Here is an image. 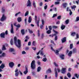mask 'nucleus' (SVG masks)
I'll list each match as a JSON object with an SVG mask.
<instances>
[{"label":"nucleus","mask_w":79,"mask_h":79,"mask_svg":"<svg viewBox=\"0 0 79 79\" xmlns=\"http://www.w3.org/2000/svg\"><path fill=\"white\" fill-rule=\"evenodd\" d=\"M14 44L16 45L17 47L18 48H20L21 47V40H17V43L18 44H17V38H16V36H15L14 37Z\"/></svg>","instance_id":"nucleus-1"},{"label":"nucleus","mask_w":79,"mask_h":79,"mask_svg":"<svg viewBox=\"0 0 79 79\" xmlns=\"http://www.w3.org/2000/svg\"><path fill=\"white\" fill-rule=\"evenodd\" d=\"M35 61L33 60L32 61L31 63V68L32 69H35Z\"/></svg>","instance_id":"nucleus-2"},{"label":"nucleus","mask_w":79,"mask_h":79,"mask_svg":"<svg viewBox=\"0 0 79 79\" xmlns=\"http://www.w3.org/2000/svg\"><path fill=\"white\" fill-rule=\"evenodd\" d=\"M51 49L52 50V51H53L55 53L56 55H59V51H58V50H56V51L55 50L53 49V47H52V46L51 47Z\"/></svg>","instance_id":"nucleus-3"},{"label":"nucleus","mask_w":79,"mask_h":79,"mask_svg":"<svg viewBox=\"0 0 79 79\" xmlns=\"http://www.w3.org/2000/svg\"><path fill=\"white\" fill-rule=\"evenodd\" d=\"M32 5H31V2L30 0H28L27 2V6H29V7H31Z\"/></svg>","instance_id":"nucleus-4"},{"label":"nucleus","mask_w":79,"mask_h":79,"mask_svg":"<svg viewBox=\"0 0 79 79\" xmlns=\"http://www.w3.org/2000/svg\"><path fill=\"white\" fill-rule=\"evenodd\" d=\"M6 16H5V15L3 14L2 15V16L1 19V21H3L6 19Z\"/></svg>","instance_id":"nucleus-5"},{"label":"nucleus","mask_w":79,"mask_h":79,"mask_svg":"<svg viewBox=\"0 0 79 79\" xmlns=\"http://www.w3.org/2000/svg\"><path fill=\"white\" fill-rule=\"evenodd\" d=\"M5 32H2L0 34V37L1 38H5Z\"/></svg>","instance_id":"nucleus-6"},{"label":"nucleus","mask_w":79,"mask_h":79,"mask_svg":"<svg viewBox=\"0 0 79 79\" xmlns=\"http://www.w3.org/2000/svg\"><path fill=\"white\" fill-rule=\"evenodd\" d=\"M10 67V68H13L15 65V64L13 62H10L9 64Z\"/></svg>","instance_id":"nucleus-7"},{"label":"nucleus","mask_w":79,"mask_h":79,"mask_svg":"<svg viewBox=\"0 0 79 79\" xmlns=\"http://www.w3.org/2000/svg\"><path fill=\"white\" fill-rule=\"evenodd\" d=\"M55 77L56 78H57V77H58V72L57 71V70H56V68H55Z\"/></svg>","instance_id":"nucleus-8"},{"label":"nucleus","mask_w":79,"mask_h":79,"mask_svg":"<svg viewBox=\"0 0 79 79\" xmlns=\"http://www.w3.org/2000/svg\"><path fill=\"white\" fill-rule=\"evenodd\" d=\"M66 68H63L61 70V73L62 74H64L66 73Z\"/></svg>","instance_id":"nucleus-9"},{"label":"nucleus","mask_w":79,"mask_h":79,"mask_svg":"<svg viewBox=\"0 0 79 79\" xmlns=\"http://www.w3.org/2000/svg\"><path fill=\"white\" fill-rule=\"evenodd\" d=\"M28 73V69H27V67H25V71L23 72L24 74H27V73Z\"/></svg>","instance_id":"nucleus-10"},{"label":"nucleus","mask_w":79,"mask_h":79,"mask_svg":"<svg viewBox=\"0 0 79 79\" xmlns=\"http://www.w3.org/2000/svg\"><path fill=\"white\" fill-rule=\"evenodd\" d=\"M61 40L62 43H64L66 41V37H64L63 39H61Z\"/></svg>","instance_id":"nucleus-11"},{"label":"nucleus","mask_w":79,"mask_h":79,"mask_svg":"<svg viewBox=\"0 0 79 79\" xmlns=\"http://www.w3.org/2000/svg\"><path fill=\"white\" fill-rule=\"evenodd\" d=\"M17 21L19 23L21 22L22 21V19L21 17H19L17 18Z\"/></svg>","instance_id":"nucleus-12"},{"label":"nucleus","mask_w":79,"mask_h":79,"mask_svg":"<svg viewBox=\"0 0 79 79\" xmlns=\"http://www.w3.org/2000/svg\"><path fill=\"white\" fill-rule=\"evenodd\" d=\"M31 21H32V18H31V17L30 16L28 18V22L29 23H31Z\"/></svg>","instance_id":"nucleus-13"},{"label":"nucleus","mask_w":79,"mask_h":79,"mask_svg":"<svg viewBox=\"0 0 79 79\" xmlns=\"http://www.w3.org/2000/svg\"><path fill=\"white\" fill-rule=\"evenodd\" d=\"M64 55L62 54L60 56V58L62 59V60H64Z\"/></svg>","instance_id":"nucleus-14"},{"label":"nucleus","mask_w":79,"mask_h":79,"mask_svg":"<svg viewBox=\"0 0 79 79\" xmlns=\"http://www.w3.org/2000/svg\"><path fill=\"white\" fill-rule=\"evenodd\" d=\"M5 68V64H2L0 66V68L1 69H3Z\"/></svg>","instance_id":"nucleus-15"},{"label":"nucleus","mask_w":79,"mask_h":79,"mask_svg":"<svg viewBox=\"0 0 79 79\" xmlns=\"http://www.w3.org/2000/svg\"><path fill=\"white\" fill-rule=\"evenodd\" d=\"M52 73V70H51V69H48V70H47L46 71V73Z\"/></svg>","instance_id":"nucleus-16"},{"label":"nucleus","mask_w":79,"mask_h":79,"mask_svg":"<svg viewBox=\"0 0 79 79\" xmlns=\"http://www.w3.org/2000/svg\"><path fill=\"white\" fill-rule=\"evenodd\" d=\"M65 27H66V26L62 24L61 27V28L62 30H63V29H64Z\"/></svg>","instance_id":"nucleus-17"},{"label":"nucleus","mask_w":79,"mask_h":79,"mask_svg":"<svg viewBox=\"0 0 79 79\" xmlns=\"http://www.w3.org/2000/svg\"><path fill=\"white\" fill-rule=\"evenodd\" d=\"M72 53H73L72 51H70L68 54V56H69L70 57L71 56V55H72Z\"/></svg>","instance_id":"nucleus-18"},{"label":"nucleus","mask_w":79,"mask_h":79,"mask_svg":"<svg viewBox=\"0 0 79 79\" xmlns=\"http://www.w3.org/2000/svg\"><path fill=\"white\" fill-rule=\"evenodd\" d=\"M67 76L69 78H70L71 77V73L69 72H68L67 73Z\"/></svg>","instance_id":"nucleus-19"},{"label":"nucleus","mask_w":79,"mask_h":79,"mask_svg":"<svg viewBox=\"0 0 79 79\" xmlns=\"http://www.w3.org/2000/svg\"><path fill=\"white\" fill-rule=\"evenodd\" d=\"M40 70H41V67L40 66L38 67L37 69V72H40Z\"/></svg>","instance_id":"nucleus-20"},{"label":"nucleus","mask_w":79,"mask_h":79,"mask_svg":"<svg viewBox=\"0 0 79 79\" xmlns=\"http://www.w3.org/2000/svg\"><path fill=\"white\" fill-rule=\"evenodd\" d=\"M4 9H5V7H2V13H4L5 12V10Z\"/></svg>","instance_id":"nucleus-21"},{"label":"nucleus","mask_w":79,"mask_h":79,"mask_svg":"<svg viewBox=\"0 0 79 79\" xmlns=\"http://www.w3.org/2000/svg\"><path fill=\"white\" fill-rule=\"evenodd\" d=\"M10 43L11 45H13V39H11L10 41Z\"/></svg>","instance_id":"nucleus-22"},{"label":"nucleus","mask_w":79,"mask_h":79,"mask_svg":"<svg viewBox=\"0 0 79 79\" xmlns=\"http://www.w3.org/2000/svg\"><path fill=\"white\" fill-rule=\"evenodd\" d=\"M62 5L65 8L66 7V6H67V3H64L62 4Z\"/></svg>","instance_id":"nucleus-23"},{"label":"nucleus","mask_w":79,"mask_h":79,"mask_svg":"<svg viewBox=\"0 0 79 79\" xmlns=\"http://www.w3.org/2000/svg\"><path fill=\"white\" fill-rule=\"evenodd\" d=\"M10 52H15V50L13 48H11L10 49Z\"/></svg>","instance_id":"nucleus-24"},{"label":"nucleus","mask_w":79,"mask_h":79,"mask_svg":"<svg viewBox=\"0 0 79 79\" xmlns=\"http://www.w3.org/2000/svg\"><path fill=\"white\" fill-rule=\"evenodd\" d=\"M21 32L22 35H24V34H25V33L24 32V29H22L21 30Z\"/></svg>","instance_id":"nucleus-25"},{"label":"nucleus","mask_w":79,"mask_h":79,"mask_svg":"<svg viewBox=\"0 0 79 79\" xmlns=\"http://www.w3.org/2000/svg\"><path fill=\"white\" fill-rule=\"evenodd\" d=\"M40 21V19L39 18V19L38 20L37 23V24L38 27H39V21Z\"/></svg>","instance_id":"nucleus-26"},{"label":"nucleus","mask_w":79,"mask_h":79,"mask_svg":"<svg viewBox=\"0 0 79 79\" xmlns=\"http://www.w3.org/2000/svg\"><path fill=\"white\" fill-rule=\"evenodd\" d=\"M2 50H6V48L5 47V45H3Z\"/></svg>","instance_id":"nucleus-27"},{"label":"nucleus","mask_w":79,"mask_h":79,"mask_svg":"<svg viewBox=\"0 0 79 79\" xmlns=\"http://www.w3.org/2000/svg\"><path fill=\"white\" fill-rule=\"evenodd\" d=\"M56 34H53L52 35H49V37H53L55 35H56Z\"/></svg>","instance_id":"nucleus-28"},{"label":"nucleus","mask_w":79,"mask_h":79,"mask_svg":"<svg viewBox=\"0 0 79 79\" xmlns=\"http://www.w3.org/2000/svg\"><path fill=\"white\" fill-rule=\"evenodd\" d=\"M46 33L48 34H50L51 33V30H48L46 31Z\"/></svg>","instance_id":"nucleus-29"},{"label":"nucleus","mask_w":79,"mask_h":79,"mask_svg":"<svg viewBox=\"0 0 79 79\" xmlns=\"http://www.w3.org/2000/svg\"><path fill=\"white\" fill-rule=\"evenodd\" d=\"M33 5L34 8H36V5H35V3L34 1L33 2Z\"/></svg>","instance_id":"nucleus-30"},{"label":"nucleus","mask_w":79,"mask_h":79,"mask_svg":"<svg viewBox=\"0 0 79 79\" xmlns=\"http://www.w3.org/2000/svg\"><path fill=\"white\" fill-rule=\"evenodd\" d=\"M47 59L46 58H44L42 60V61H44V62H46V61H47Z\"/></svg>","instance_id":"nucleus-31"},{"label":"nucleus","mask_w":79,"mask_h":79,"mask_svg":"<svg viewBox=\"0 0 79 79\" xmlns=\"http://www.w3.org/2000/svg\"><path fill=\"white\" fill-rule=\"evenodd\" d=\"M29 15V11H27L25 13V16H27Z\"/></svg>","instance_id":"nucleus-32"},{"label":"nucleus","mask_w":79,"mask_h":79,"mask_svg":"<svg viewBox=\"0 0 79 79\" xmlns=\"http://www.w3.org/2000/svg\"><path fill=\"white\" fill-rule=\"evenodd\" d=\"M73 47V44H71L70 45V49H72Z\"/></svg>","instance_id":"nucleus-33"},{"label":"nucleus","mask_w":79,"mask_h":79,"mask_svg":"<svg viewBox=\"0 0 79 79\" xmlns=\"http://www.w3.org/2000/svg\"><path fill=\"white\" fill-rule=\"evenodd\" d=\"M28 30L30 34H32L33 33V31H32L31 30H30V29H28Z\"/></svg>","instance_id":"nucleus-34"},{"label":"nucleus","mask_w":79,"mask_h":79,"mask_svg":"<svg viewBox=\"0 0 79 79\" xmlns=\"http://www.w3.org/2000/svg\"><path fill=\"white\" fill-rule=\"evenodd\" d=\"M75 34H76V32H73L71 33V35H72V36H74L75 35Z\"/></svg>","instance_id":"nucleus-35"},{"label":"nucleus","mask_w":79,"mask_h":79,"mask_svg":"<svg viewBox=\"0 0 79 79\" xmlns=\"http://www.w3.org/2000/svg\"><path fill=\"white\" fill-rule=\"evenodd\" d=\"M73 53H76V49H73Z\"/></svg>","instance_id":"nucleus-36"},{"label":"nucleus","mask_w":79,"mask_h":79,"mask_svg":"<svg viewBox=\"0 0 79 79\" xmlns=\"http://www.w3.org/2000/svg\"><path fill=\"white\" fill-rule=\"evenodd\" d=\"M10 32L12 34H13V33H14L13 28H11V29L10 30Z\"/></svg>","instance_id":"nucleus-37"},{"label":"nucleus","mask_w":79,"mask_h":79,"mask_svg":"<svg viewBox=\"0 0 79 79\" xmlns=\"http://www.w3.org/2000/svg\"><path fill=\"white\" fill-rule=\"evenodd\" d=\"M18 75H19V72H16L15 73V76L18 77Z\"/></svg>","instance_id":"nucleus-38"},{"label":"nucleus","mask_w":79,"mask_h":79,"mask_svg":"<svg viewBox=\"0 0 79 79\" xmlns=\"http://www.w3.org/2000/svg\"><path fill=\"white\" fill-rule=\"evenodd\" d=\"M52 28L53 29H57V28H58V27L57 26H52Z\"/></svg>","instance_id":"nucleus-39"},{"label":"nucleus","mask_w":79,"mask_h":79,"mask_svg":"<svg viewBox=\"0 0 79 79\" xmlns=\"http://www.w3.org/2000/svg\"><path fill=\"white\" fill-rule=\"evenodd\" d=\"M21 13V12H19L18 13H16L15 15V16H17L18 15H19V14Z\"/></svg>","instance_id":"nucleus-40"},{"label":"nucleus","mask_w":79,"mask_h":79,"mask_svg":"<svg viewBox=\"0 0 79 79\" xmlns=\"http://www.w3.org/2000/svg\"><path fill=\"white\" fill-rule=\"evenodd\" d=\"M61 15L57 17V19H61Z\"/></svg>","instance_id":"nucleus-41"},{"label":"nucleus","mask_w":79,"mask_h":79,"mask_svg":"<svg viewBox=\"0 0 79 79\" xmlns=\"http://www.w3.org/2000/svg\"><path fill=\"white\" fill-rule=\"evenodd\" d=\"M72 9H74V8H76V6L75 5H74L73 6H72L71 7Z\"/></svg>","instance_id":"nucleus-42"},{"label":"nucleus","mask_w":79,"mask_h":79,"mask_svg":"<svg viewBox=\"0 0 79 79\" xmlns=\"http://www.w3.org/2000/svg\"><path fill=\"white\" fill-rule=\"evenodd\" d=\"M2 56H3V57H4V56H6V54H5V53H3L2 54Z\"/></svg>","instance_id":"nucleus-43"},{"label":"nucleus","mask_w":79,"mask_h":79,"mask_svg":"<svg viewBox=\"0 0 79 79\" xmlns=\"http://www.w3.org/2000/svg\"><path fill=\"white\" fill-rule=\"evenodd\" d=\"M65 23H66V24H68L69 23V19H67L65 21Z\"/></svg>","instance_id":"nucleus-44"},{"label":"nucleus","mask_w":79,"mask_h":79,"mask_svg":"<svg viewBox=\"0 0 79 79\" xmlns=\"http://www.w3.org/2000/svg\"><path fill=\"white\" fill-rule=\"evenodd\" d=\"M40 31L39 30L38 31V36L40 37Z\"/></svg>","instance_id":"nucleus-45"},{"label":"nucleus","mask_w":79,"mask_h":79,"mask_svg":"<svg viewBox=\"0 0 79 79\" xmlns=\"http://www.w3.org/2000/svg\"><path fill=\"white\" fill-rule=\"evenodd\" d=\"M41 37L42 39H43L44 38V33H42V34Z\"/></svg>","instance_id":"nucleus-46"},{"label":"nucleus","mask_w":79,"mask_h":79,"mask_svg":"<svg viewBox=\"0 0 79 79\" xmlns=\"http://www.w3.org/2000/svg\"><path fill=\"white\" fill-rule=\"evenodd\" d=\"M55 4L56 5H58V4H60V1H58V2H55Z\"/></svg>","instance_id":"nucleus-47"},{"label":"nucleus","mask_w":79,"mask_h":79,"mask_svg":"<svg viewBox=\"0 0 79 79\" xmlns=\"http://www.w3.org/2000/svg\"><path fill=\"white\" fill-rule=\"evenodd\" d=\"M54 65H55V66H56V67H58V64H56V63L54 62Z\"/></svg>","instance_id":"nucleus-48"},{"label":"nucleus","mask_w":79,"mask_h":79,"mask_svg":"<svg viewBox=\"0 0 79 79\" xmlns=\"http://www.w3.org/2000/svg\"><path fill=\"white\" fill-rule=\"evenodd\" d=\"M75 77H76L77 78V79H78L79 78L77 74H75Z\"/></svg>","instance_id":"nucleus-49"},{"label":"nucleus","mask_w":79,"mask_h":79,"mask_svg":"<svg viewBox=\"0 0 79 79\" xmlns=\"http://www.w3.org/2000/svg\"><path fill=\"white\" fill-rule=\"evenodd\" d=\"M55 40H57V39H58V36L56 35L55 36Z\"/></svg>","instance_id":"nucleus-50"},{"label":"nucleus","mask_w":79,"mask_h":79,"mask_svg":"<svg viewBox=\"0 0 79 79\" xmlns=\"http://www.w3.org/2000/svg\"><path fill=\"white\" fill-rule=\"evenodd\" d=\"M79 21V16L76 18V21Z\"/></svg>","instance_id":"nucleus-51"},{"label":"nucleus","mask_w":79,"mask_h":79,"mask_svg":"<svg viewBox=\"0 0 79 79\" xmlns=\"http://www.w3.org/2000/svg\"><path fill=\"white\" fill-rule=\"evenodd\" d=\"M43 5V2H41L40 3V6H42Z\"/></svg>","instance_id":"nucleus-52"},{"label":"nucleus","mask_w":79,"mask_h":79,"mask_svg":"<svg viewBox=\"0 0 79 79\" xmlns=\"http://www.w3.org/2000/svg\"><path fill=\"white\" fill-rule=\"evenodd\" d=\"M22 54H23V55H24V54H26V53L24 51H22Z\"/></svg>","instance_id":"nucleus-53"},{"label":"nucleus","mask_w":79,"mask_h":79,"mask_svg":"<svg viewBox=\"0 0 79 79\" xmlns=\"http://www.w3.org/2000/svg\"><path fill=\"white\" fill-rule=\"evenodd\" d=\"M35 20L36 21H37V15H35Z\"/></svg>","instance_id":"nucleus-54"},{"label":"nucleus","mask_w":79,"mask_h":79,"mask_svg":"<svg viewBox=\"0 0 79 79\" xmlns=\"http://www.w3.org/2000/svg\"><path fill=\"white\" fill-rule=\"evenodd\" d=\"M31 73L33 76L35 75V73L34 72H32Z\"/></svg>","instance_id":"nucleus-55"},{"label":"nucleus","mask_w":79,"mask_h":79,"mask_svg":"<svg viewBox=\"0 0 79 79\" xmlns=\"http://www.w3.org/2000/svg\"><path fill=\"white\" fill-rule=\"evenodd\" d=\"M16 27H18L19 28V27H21V25H20V24H18Z\"/></svg>","instance_id":"nucleus-56"},{"label":"nucleus","mask_w":79,"mask_h":79,"mask_svg":"<svg viewBox=\"0 0 79 79\" xmlns=\"http://www.w3.org/2000/svg\"><path fill=\"white\" fill-rule=\"evenodd\" d=\"M57 16V14H54L52 18H54L56 16Z\"/></svg>","instance_id":"nucleus-57"},{"label":"nucleus","mask_w":79,"mask_h":79,"mask_svg":"<svg viewBox=\"0 0 79 79\" xmlns=\"http://www.w3.org/2000/svg\"><path fill=\"white\" fill-rule=\"evenodd\" d=\"M48 27H49V30H52V26H49Z\"/></svg>","instance_id":"nucleus-58"},{"label":"nucleus","mask_w":79,"mask_h":79,"mask_svg":"<svg viewBox=\"0 0 79 79\" xmlns=\"http://www.w3.org/2000/svg\"><path fill=\"white\" fill-rule=\"evenodd\" d=\"M47 5H46L44 6V10H47Z\"/></svg>","instance_id":"nucleus-59"},{"label":"nucleus","mask_w":79,"mask_h":79,"mask_svg":"<svg viewBox=\"0 0 79 79\" xmlns=\"http://www.w3.org/2000/svg\"><path fill=\"white\" fill-rule=\"evenodd\" d=\"M42 22L43 25H44V19L42 20Z\"/></svg>","instance_id":"nucleus-60"},{"label":"nucleus","mask_w":79,"mask_h":79,"mask_svg":"<svg viewBox=\"0 0 79 79\" xmlns=\"http://www.w3.org/2000/svg\"><path fill=\"white\" fill-rule=\"evenodd\" d=\"M31 41H29L28 43V46L31 45Z\"/></svg>","instance_id":"nucleus-61"},{"label":"nucleus","mask_w":79,"mask_h":79,"mask_svg":"<svg viewBox=\"0 0 79 79\" xmlns=\"http://www.w3.org/2000/svg\"><path fill=\"white\" fill-rule=\"evenodd\" d=\"M37 63L38 65H40V64H41L40 62L39 61H38Z\"/></svg>","instance_id":"nucleus-62"},{"label":"nucleus","mask_w":79,"mask_h":79,"mask_svg":"<svg viewBox=\"0 0 79 79\" xmlns=\"http://www.w3.org/2000/svg\"><path fill=\"white\" fill-rule=\"evenodd\" d=\"M6 35H7L8 34V31L6 30L5 33Z\"/></svg>","instance_id":"nucleus-63"},{"label":"nucleus","mask_w":79,"mask_h":79,"mask_svg":"<svg viewBox=\"0 0 79 79\" xmlns=\"http://www.w3.org/2000/svg\"><path fill=\"white\" fill-rule=\"evenodd\" d=\"M27 79H31V77L30 76H28L27 77Z\"/></svg>","instance_id":"nucleus-64"}]
</instances>
